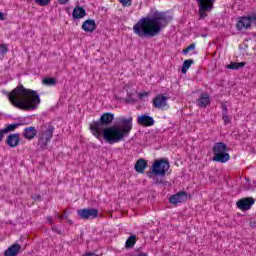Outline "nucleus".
Returning a JSON list of instances; mask_svg holds the SVG:
<instances>
[{
    "mask_svg": "<svg viewBox=\"0 0 256 256\" xmlns=\"http://www.w3.org/2000/svg\"><path fill=\"white\" fill-rule=\"evenodd\" d=\"M185 201H187V192L185 191L178 192L169 198L171 205H179V203H185Z\"/></svg>",
    "mask_w": 256,
    "mask_h": 256,
    "instance_id": "nucleus-9",
    "label": "nucleus"
},
{
    "mask_svg": "<svg viewBox=\"0 0 256 256\" xmlns=\"http://www.w3.org/2000/svg\"><path fill=\"white\" fill-rule=\"evenodd\" d=\"M153 181L154 183H156V185H163L164 181H163V178H161V176H154L153 177Z\"/></svg>",
    "mask_w": 256,
    "mask_h": 256,
    "instance_id": "nucleus-30",
    "label": "nucleus"
},
{
    "mask_svg": "<svg viewBox=\"0 0 256 256\" xmlns=\"http://www.w3.org/2000/svg\"><path fill=\"white\" fill-rule=\"evenodd\" d=\"M221 153H227V144L223 142H217L213 147V155H219Z\"/></svg>",
    "mask_w": 256,
    "mask_h": 256,
    "instance_id": "nucleus-18",
    "label": "nucleus"
},
{
    "mask_svg": "<svg viewBox=\"0 0 256 256\" xmlns=\"http://www.w3.org/2000/svg\"><path fill=\"white\" fill-rule=\"evenodd\" d=\"M170 167L171 165L169 164V160L161 158L154 161L150 173H152V175H160L161 177H165Z\"/></svg>",
    "mask_w": 256,
    "mask_h": 256,
    "instance_id": "nucleus-5",
    "label": "nucleus"
},
{
    "mask_svg": "<svg viewBox=\"0 0 256 256\" xmlns=\"http://www.w3.org/2000/svg\"><path fill=\"white\" fill-rule=\"evenodd\" d=\"M21 125H23V123H14V124L7 125L4 129L6 130L7 133H11L15 131L17 127H21Z\"/></svg>",
    "mask_w": 256,
    "mask_h": 256,
    "instance_id": "nucleus-26",
    "label": "nucleus"
},
{
    "mask_svg": "<svg viewBox=\"0 0 256 256\" xmlns=\"http://www.w3.org/2000/svg\"><path fill=\"white\" fill-rule=\"evenodd\" d=\"M35 3H37V5H40V7H45L49 5V3H51V0H35Z\"/></svg>",
    "mask_w": 256,
    "mask_h": 256,
    "instance_id": "nucleus-28",
    "label": "nucleus"
},
{
    "mask_svg": "<svg viewBox=\"0 0 256 256\" xmlns=\"http://www.w3.org/2000/svg\"><path fill=\"white\" fill-rule=\"evenodd\" d=\"M134 169L137 173H143L145 169H147V161H145L143 158L138 159Z\"/></svg>",
    "mask_w": 256,
    "mask_h": 256,
    "instance_id": "nucleus-20",
    "label": "nucleus"
},
{
    "mask_svg": "<svg viewBox=\"0 0 256 256\" xmlns=\"http://www.w3.org/2000/svg\"><path fill=\"white\" fill-rule=\"evenodd\" d=\"M79 219L87 221L89 219H97L99 217V210L97 208H82L77 210Z\"/></svg>",
    "mask_w": 256,
    "mask_h": 256,
    "instance_id": "nucleus-6",
    "label": "nucleus"
},
{
    "mask_svg": "<svg viewBox=\"0 0 256 256\" xmlns=\"http://www.w3.org/2000/svg\"><path fill=\"white\" fill-rule=\"evenodd\" d=\"M252 23L251 15L250 16H243L236 24V29L241 31L242 29H250Z\"/></svg>",
    "mask_w": 256,
    "mask_h": 256,
    "instance_id": "nucleus-11",
    "label": "nucleus"
},
{
    "mask_svg": "<svg viewBox=\"0 0 256 256\" xmlns=\"http://www.w3.org/2000/svg\"><path fill=\"white\" fill-rule=\"evenodd\" d=\"M143 97H149V93L148 92L140 93L139 99H143Z\"/></svg>",
    "mask_w": 256,
    "mask_h": 256,
    "instance_id": "nucleus-35",
    "label": "nucleus"
},
{
    "mask_svg": "<svg viewBox=\"0 0 256 256\" xmlns=\"http://www.w3.org/2000/svg\"><path fill=\"white\" fill-rule=\"evenodd\" d=\"M123 7H131L133 0H119Z\"/></svg>",
    "mask_w": 256,
    "mask_h": 256,
    "instance_id": "nucleus-31",
    "label": "nucleus"
},
{
    "mask_svg": "<svg viewBox=\"0 0 256 256\" xmlns=\"http://www.w3.org/2000/svg\"><path fill=\"white\" fill-rule=\"evenodd\" d=\"M167 99V96L163 94L157 95L152 101L153 107L155 109H165L167 107Z\"/></svg>",
    "mask_w": 256,
    "mask_h": 256,
    "instance_id": "nucleus-10",
    "label": "nucleus"
},
{
    "mask_svg": "<svg viewBox=\"0 0 256 256\" xmlns=\"http://www.w3.org/2000/svg\"><path fill=\"white\" fill-rule=\"evenodd\" d=\"M19 143H21V137L19 133L8 135L6 139V145H8V147H18Z\"/></svg>",
    "mask_w": 256,
    "mask_h": 256,
    "instance_id": "nucleus-13",
    "label": "nucleus"
},
{
    "mask_svg": "<svg viewBox=\"0 0 256 256\" xmlns=\"http://www.w3.org/2000/svg\"><path fill=\"white\" fill-rule=\"evenodd\" d=\"M236 205L240 211H249L255 205V200L253 197L242 198L237 201Z\"/></svg>",
    "mask_w": 256,
    "mask_h": 256,
    "instance_id": "nucleus-8",
    "label": "nucleus"
},
{
    "mask_svg": "<svg viewBox=\"0 0 256 256\" xmlns=\"http://www.w3.org/2000/svg\"><path fill=\"white\" fill-rule=\"evenodd\" d=\"M58 3H60V5H67V3H69V0H58Z\"/></svg>",
    "mask_w": 256,
    "mask_h": 256,
    "instance_id": "nucleus-36",
    "label": "nucleus"
},
{
    "mask_svg": "<svg viewBox=\"0 0 256 256\" xmlns=\"http://www.w3.org/2000/svg\"><path fill=\"white\" fill-rule=\"evenodd\" d=\"M7 130L5 128L0 129V143H3V139L5 137V135H7Z\"/></svg>",
    "mask_w": 256,
    "mask_h": 256,
    "instance_id": "nucleus-32",
    "label": "nucleus"
},
{
    "mask_svg": "<svg viewBox=\"0 0 256 256\" xmlns=\"http://www.w3.org/2000/svg\"><path fill=\"white\" fill-rule=\"evenodd\" d=\"M67 223H69V225H73V220H70L69 218L66 219Z\"/></svg>",
    "mask_w": 256,
    "mask_h": 256,
    "instance_id": "nucleus-42",
    "label": "nucleus"
},
{
    "mask_svg": "<svg viewBox=\"0 0 256 256\" xmlns=\"http://www.w3.org/2000/svg\"><path fill=\"white\" fill-rule=\"evenodd\" d=\"M171 16L165 12L155 10L146 17H142L133 26V32L138 37H157L169 25Z\"/></svg>",
    "mask_w": 256,
    "mask_h": 256,
    "instance_id": "nucleus-2",
    "label": "nucleus"
},
{
    "mask_svg": "<svg viewBox=\"0 0 256 256\" xmlns=\"http://www.w3.org/2000/svg\"><path fill=\"white\" fill-rule=\"evenodd\" d=\"M222 119L224 121V125H229V123H231V116H229V114H222Z\"/></svg>",
    "mask_w": 256,
    "mask_h": 256,
    "instance_id": "nucleus-29",
    "label": "nucleus"
},
{
    "mask_svg": "<svg viewBox=\"0 0 256 256\" xmlns=\"http://www.w3.org/2000/svg\"><path fill=\"white\" fill-rule=\"evenodd\" d=\"M231 159V156H229V153L223 152L221 154H214L213 161H216V163H227Z\"/></svg>",
    "mask_w": 256,
    "mask_h": 256,
    "instance_id": "nucleus-19",
    "label": "nucleus"
},
{
    "mask_svg": "<svg viewBox=\"0 0 256 256\" xmlns=\"http://www.w3.org/2000/svg\"><path fill=\"white\" fill-rule=\"evenodd\" d=\"M7 51H9V49H7V46H5V45L0 46V53L2 55H5V53H7Z\"/></svg>",
    "mask_w": 256,
    "mask_h": 256,
    "instance_id": "nucleus-33",
    "label": "nucleus"
},
{
    "mask_svg": "<svg viewBox=\"0 0 256 256\" xmlns=\"http://www.w3.org/2000/svg\"><path fill=\"white\" fill-rule=\"evenodd\" d=\"M82 29L86 33H93L97 29V24L95 23V20L88 19L83 22Z\"/></svg>",
    "mask_w": 256,
    "mask_h": 256,
    "instance_id": "nucleus-14",
    "label": "nucleus"
},
{
    "mask_svg": "<svg viewBox=\"0 0 256 256\" xmlns=\"http://www.w3.org/2000/svg\"><path fill=\"white\" fill-rule=\"evenodd\" d=\"M198 107L205 108L207 105L211 104V98L209 97V94L203 93L200 98L197 100Z\"/></svg>",
    "mask_w": 256,
    "mask_h": 256,
    "instance_id": "nucleus-17",
    "label": "nucleus"
},
{
    "mask_svg": "<svg viewBox=\"0 0 256 256\" xmlns=\"http://www.w3.org/2000/svg\"><path fill=\"white\" fill-rule=\"evenodd\" d=\"M62 217H63V219H69V215H67V214H64V215H62Z\"/></svg>",
    "mask_w": 256,
    "mask_h": 256,
    "instance_id": "nucleus-43",
    "label": "nucleus"
},
{
    "mask_svg": "<svg viewBox=\"0 0 256 256\" xmlns=\"http://www.w3.org/2000/svg\"><path fill=\"white\" fill-rule=\"evenodd\" d=\"M222 115H228L229 109L227 108L226 104H222Z\"/></svg>",
    "mask_w": 256,
    "mask_h": 256,
    "instance_id": "nucleus-34",
    "label": "nucleus"
},
{
    "mask_svg": "<svg viewBox=\"0 0 256 256\" xmlns=\"http://www.w3.org/2000/svg\"><path fill=\"white\" fill-rule=\"evenodd\" d=\"M87 15V12L84 10L83 7H75L73 12H72V17L73 19H83Z\"/></svg>",
    "mask_w": 256,
    "mask_h": 256,
    "instance_id": "nucleus-21",
    "label": "nucleus"
},
{
    "mask_svg": "<svg viewBox=\"0 0 256 256\" xmlns=\"http://www.w3.org/2000/svg\"><path fill=\"white\" fill-rule=\"evenodd\" d=\"M252 23L256 26V13L251 15Z\"/></svg>",
    "mask_w": 256,
    "mask_h": 256,
    "instance_id": "nucleus-37",
    "label": "nucleus"
},
{
    "mask_svg": "<svg viewBox=\"0 0 256 256\" xmlns=\"http://www.w3.org/2000/svg\"><path fill=\"white\" fill-rule=\"evenodd\" d=\"M137 123L143 127H153V125H155V120L149 115H141L138 116Z\"/></svg>",
    "mask_w": 256,
    "mask_h": 256,
    "instance_id": "nucleus-12",
    "label": "nucleus"
},
{
    "mask_svg": "<svg viewBox=\"0 0 256 256\" xmlns=\"http://www.w3.org/2000/svg\"><path fill=\"white\" fill-rule=\"evenodd\" d=\"M193 63H195V61H193V59H188L183 62L182 73L184 75H185V73H187V71H189V69H190L191 65H193Z\"/></svg>",
    "mask_w": 256,
    "mask_h": 256,
    "instance_id": "nucleus-23",
    "label": "nucleus"
},
{
    "mask_svg": "<svg viewBox=\"0 0 256 256\" xmlns=\"http://www.w3.org/2000/svg\"><path fill=\"white\" fill-rule=\"evenodd\" d=\"M135 243H137V237L135 235H131L125 243V248L126 249H131L135 247Z\"/></svg>",
    "mask_w": 256,
    "mask_h": 256,
    "instance_id": "nucleus-22",
    "label": "nucleus"
},
{
    "mask_svg": "<svg viewBox=\"0 0 256 256\" xmlns=\"http://www.w3.org/2000/svg\"><path fill=\"white\" fill-rule=\"evenodd\" d=\"M245 65V62H231L227 66V69L237 70L243 68Z\"/></svg>",
    "mask_w": 256,
    "mask_h": 256,
    "instance_id": "nucleus-24",
    "label": "nucleus"
},
{
    "mask_svg": "<svg viewBox=\"0 0 256 256\" xmlns=\"http://www.w3.org/2000/svg\"><path fill=\"white\" fill-rule=\"evenodd\" d=\"M21 251V245L19 243H15L11 245L7 250L4 251V256H17V254Z\"/></svg>",
    "mask_w": 256,
    "mask_h": 256,
    "instance_id": "nucleus-15",
    "label": "nucleus"
},
{
    "mask_svg": "<svg viewBox=\"0 0 256 256\" xmlns=\"http://www.w3.org/2000/svg\"><path fill=\"white\" fill-rule=\"evenodd\" d=\"M115 119V114L111 112L104 113L98 121L90 123V131L98 141L103 143L106 141L109 145H115V143H121L125 137H129L131 129H133V117L118 118L119 125H111Z\"/></svg>",
    "mask_w": 256,
    "mask_h": 256,
    "instance_id": "nucleus-1",
    "label": "nucleus"
},
{
    "mask_svg": "<svg viewBox=\"0 0 256 256\" xmlns=\"http://www.w3.org/2000/svg\"><path fill=\"white\" fill-rule=\"evenodd\" d=\"M47 222L49 223V225H53V218L51 216H48Z\"/></svg>",
    "mask_w": 256,
    "mask_h": 256,
    "instance_id": "nucleus-38",
    "label": "nucleus"
},
{
    "mask_svg": "<svg viewBox=\"0 0 256 256\" xmlns=\"http://www.w3.org/2000/svg\"><path fill=\"white\" fill-rule=\"evenodd\" d=\"M195 47H196L195 43H192L187 48L183 49L182 53L184 55H187V53H189V51H195Z\"/></svg>",
    "mask_w": 256,
    "mask_h": 256,
    "instance_id": "nucleus-27",
    "label": "nucleus"
},
{
    "mask_svg": "<svg viewBox=\"0 0 256 256\" xmlns=\"http://www.w3.org/2000/svg\"><path fill=\"white\" fill-rule=\"evenodd\" d=\"M256 223L255 222H250V227H255Z\"/></svg>",
    "mask_w": 256,
    "mask_h": 256,
    "instance_id": "nucleus-44",
    "label": "nucleus"
},
{
    "mask_svg": "<svg viewBox=\"0 0 256 256\" xmlns=\"http://www.w3.org/2000/svg\"><path fill=\"white\" fill-rule=\"evenodd\" d=\"M199 7L200 19H205L207 17V12L213 10V5L215 0H196Z\"/></svg>",
    "mask_w": 256,
    "mask_h": 256,
    "instance_id": "nucleus-7",
    "label": "nucleus"
},
{
    "mask_svg": "<svg viewBox=\"0 0 256 256\" xmlns=\"http://www.w3.org/2000/svg\"><path fill=\"white\" fill-rule=\"evenodd\" d=\"M53 133H55V126L48 124L44 129L39 133L38 136V145L41 149H47L51 139H53Z\"/></svg>",
    "mask_w": 256,
    "mask_h": 256,
    "instance_id": "nucleus-4",
    "label": "nucleus"
},
{
    "mask_svg": "<svg viewBox=\"0 0 256 256\" xmlns=\"http://www.w3.org/2000/svg\"><path fill=\"white\" fill-rule=\"evenodd\" d=\"M56 217L59 219V221H63V215H59L56 213Z\"/></svg>",
    "mask_w": 256,
    "mask_h": 256,
    "instance_id": "nucleus-41",
    "label": "nucleus"
},
{
    "mask_svg": "<svg viewBox=\"0 0 256 256\" xmlns=\"http://www.w3.org/2000/svg\"><path fill=\"white\" fill-rule=\"evenodd\" d=\"M42 83L44 85H47L48 87H53V85H57V79L51 77V78H44L42 80Z\"/></svg>",
    "mask_w": 256,
    "mask_h": 256,
    "instance_id": "nucleus-25",
    "label": "nucleus"
},
{
    "mask_svg": "<svg viewBox=\"0 0 256 256\" xmlns=\"http://www.w3.org/2000/svg\"><path fill=\"white\" fill-rule=\"evenodd\" d=\"M7 95L10 103L22 109V111H34L41 104V97L35 90L27 89L22 84L18 85L11 92L3 91Z\"/></svg>",
    "mask_w": 256,
    "mask_h": 256,
    "instance_id": "nucleus-3",
    "label": "nucleus"
},
{
    "mask_svg": "<svg viewBox=\"0 0 256 256\" xmlns=\"http://www.w3.org/2000/svg\"><path fill=\"white\" fill-rule=\"evenodd\" d=\"M83 256H97V254L93 253V252H89V253H86L85 255Z\"/></svg>",
    "mask_w": 256,
    "mask_h": 256,
    "instance_id": "nucleus-40",
    "label": "nucleus"
},
{
    "mask_svg": "<svg viewBox=\"0 0 256 256\" xmlns=\"http://www.w3.org/2000/svg\"><path fill=\"white\" fill-rule=\"evenodd\" d=\"M23 137L31 141V139H35L37 137V128L30 126L25 128L23 131Z\"/></svg>",
    "mask_w": 256,
    "mask_h": 256,
    "instance_id": "nucleus-16",
    "label": "nucleus"
},
{
    "mask_svg": "<svg viewBox=\"0 0 256 256\" xmlns=\"http://www.w3.org/2000/svg\"><path fill=\"white\" fill-rule=\"evenodd\" d=\"M0 21H5V14L3 12H0Z\"/></svg>",
    "mask_w": 256,
    "mask_h": 256,
    "instance_id": "nucleus-39",
    "label": "nucleus"
}]
</instances>
